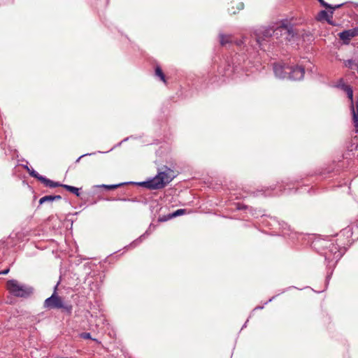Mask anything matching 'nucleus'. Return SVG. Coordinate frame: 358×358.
I'll list each match as a JSON object with an SVG mask.
<instances>
[{
	"mask_svg": "<svg viewBox=\"0 0 358 358\" xmlns=\"http://www.w3.org/2000/svg\"><path fill=\"white\" fill-rule=\"evenodd\" d=\"M125 184H126L125 182H122V183H119V184H116V185H101L97 187L99 188H104L106 190H113V189H115L117 187H120Z\"/></svg>",
	"mask_w": 358,
	"mask_h": 358,
	"instance_id": "nucleus-16",
	"label": "nucleus"
},
{
	"mask_svg": "<svg viewBox=\"0 0 358 358\" xmlns=\"http://www.w3.org/2000/svg\"><path fill=\"white\" fill-rule=\"evenodd\" d=\"M9 271H10L9 268H6L3 271H0V275H6V274L8 273Z\"/></svg>",
	"mask_w": 358,
	"mask_h": 358,
	"instance_id": "nucleus-27",
	"label": "nucleus"
},
{
	"mask_svg": "<svg viewBox=\"0 0 358 358\" xmlns=\"http://www.w3.org/2000/svg\"><path fill=\"white\" fill-rule=\"evenodd\" d=\"M354 64V62L351 59H349L347 61V64H346V66L350 67V68H352V65Z\"/></svg>",
	"mask_w": 358,
	"mask_h": 358,
	"instance_id": "nucleus-25",
	"label": "nucleus"
},
{
	"mask_svg": "<svg viewBox=\"0 0 358 358\" xmlns=\"http://www.w3.org/2000/svg\"><path fill=\"white\" fill-rule=\"evenodd\" d=\"M343 6V3H341V4H337V5H335V6H332L331 5V7L330 8H327V9H331V10H335L336 9H338V8H340L341 7H342Z\"/></svg>",
	"mask_w": 358,
	"mask_h": 358,
	"instance_id": "nucleus-23",
	"label": "nucleus"
},
{
	"mask_svg": "<svg viewBox=\"0 0 358 358\" xmlns=\"http://www.w3.org/2000/svg\"><path fill=\"white\" fill-rule=\"evenodd\" d=\"M155 76L159 77V79L164 83H166V76L163 73L162 68L159 66H156L155 67Z\"/></svg>",
	"mask_w": 358,
	"mask_h": 358,
	"instance_id": "nucleus-13",
	"label": "nucleus"
},
{
	"mask_svg": "<svg viewBox=\"0 0 358 358\" xmlns=\"http://www.w3.org/2000/svg\"><path fill=\"white\" fill-rule=\"evenodd\" d=\"M185 213V209H178L175 212L169 214V217H176L183 215Z\"/></svg>",
	"mask_w": 358,
	"mask_h": 358,
	"instance_id": "nucleus-18",
	"label": "nucleus"
},
{
	"mask_svg": "<svg viewBox=\"0 0 358 358\" xmlns=\"http://www.w3.org/2000/svg\"><path fill=\"white\" fill-rule=\"evenodd\" d=\"M348 97L351 101L350 109L352 114V120L354 123V126L355 127V132L358 133V101H357L356 109L354 106L353 101V91L352 89L350 87H348L346 89Z\"/></svg>",
	"mask_w": 358,
	"mask_h": 358,
	"instance_id": "nucleus-5",
	"label": "nucleus"
},
{
	"mask_svg": "<svg viewBox=\"0 0 358 358\" xmlns=\"http://www.w3.org/2000/svg\"><path fill=\"white\" fill-rule=\"evenodd\" d=\"M326 250L324 252L325 259L329 262H338L343 256L341 246L334 242H328L324 246Z\"/></svg>",
	"mask_w": 358,
	"mask_h": 358,
	"instance_id": "nucleus-4",
	"label": "nucleus"
},
{
	"mask_svg": "<svg viewBox=\"0 0 358 358\" xmlns=\"http://www.w3.org/2000/svg\"><path fill=\"white\" fill-rule=\"evenodd\" d=\"M80 337L84 339H92L90 333L83 332L80 334Z\"/></svg>",
	"mask_w": 358,
	"mask_h": 358,
	"instance_id": "nucleus-20",
	"label": "nucleus"
},
{
	"mask_svg": "<svg viewBox=\"0 0 358 358\" xmlns=\"http://www.w3.org/2000/svg\"><path fill=\"white\" fill-rule=\"evenodd\" d=\"M235 43H236L237 45H240L241 44V42H237V41H235Z\"/></svg>",
	"mask_w": 358,
	"mask_h": 358,
	"instance_id": "nucleus-30",
	"label": "nucleus"
},
{
	"mask_svg": "<svg viewBox=\"0 0 358 358\" xmlns=\"http://www.w3.org/2000/svg\"><path fill=\"white\" fill-rule=\"evenodd\" d=\"M288 32L290 34L291 33V29H288Z\"/></svg>",
	"mask_w": 358,
	"mask_h": 358,
	"instance_id": "nucleus-34",
	"label": "nucleus"
},
{
	"mask_svg": "<svg viewBox=\"0 0 358 358\" xmlns=\"http://www.w3.org/2000/svg\"><path fill=\"white\" fill-rule=\"evenodd\" d=\"M53 201H58L62 199V196L60 195H52Z\"/></svg>",
	"mask_w": 358,
	"mask_h": 358,
	"instance_id": "nucleus-26",
	"label": "nucleus"
},
{
	"mask_svg": "<svg viewBox=\"0 0 358 358\" xmlns=\"http://www.w3.org/2000/svg\"><path fill=\"white\" fill-rule=\"evenodd\" d=\"M176 176L175 171L171 168L164 166L162 170L152 178L138 182V185L150 190L161 189L171 182Z\"/></svg>",
	"mask_w": 358,
	"mask_h": 358,
	"instance_id": "nucleus-1",
	"label": "nucleus"
},
{
	"mask_svg": "<svg viewBox=\"0 0 358 358\" xmlns=\"http://www.w3.org/2000/svg\"><path fill=\"white\" fill-rule=\"evenodd\" d=\"M357 66V73H358V63L356 64Z\"/></svg>",
	"mask_w": 358,
	"mask_h": 358,
	"instance_id": "nucleus-32",
	"label": "nucleus"
},
{
	"mask_svg": "<svg viewBox=\"0 0 358 358\" xmlns=\"http://www.w3.org/2000/svg\"><path fill=\"white\" fill-rule=\"evenodd\" d=\"M234 70H235V69H233L232 70H231V73H232V72H234Z\"/></svg>",
	"mask_w": 358,
	"mask_h": 358,
	"instance_id": "nucleus-35",
	"label": "nucleus"
},
{
	"mask_svg": "<svg viewBox=\"0 0 358 358\" xmlns=\"http://www.w3.org/2000/svg\"><path fill=\"white\" fill-rule=\"evenodd\" d=\"M43 184H44V185L45 187H51V188H54V187H62V185H64V184H61L59 183V182H54L45 177H43V180H42V182H41Z\"/></svg>",
	"mask_w": 358,
	"mask_h": 358,
	"instance_id": "nucleus-12",
	"label": "nucleus"
},
{
	"mask_svg": "<svg viewBox=\"0 0 358 358\" xmlns=\"http://www.w3.org/2000/svg\"><path fill=\"white\" fill-rule=\"evenodd\" d=\"M244 8V3L238 0H232L228 7V12L231 15H234L238 11L243 10Z\"/></svg>",
	"mask_w": 358,
	"mask_h": 358,
	"instance_id": "nucleus-10",
	"label": "nucleus"
},
{
	"mask_svg": "<svg viewBox=\"0 0 358 358\" xmlns=\"http://www.w3.org/2000/svg\"><path fill=\"white\" fill-rule=\"evenodd\" d=\"M50 201H53L52 195H46L39 199V205Z\"/></svg>",
	"mask_w": 358,
	"mask_h": 358,
	"instance_id": "nucleus-17",
	"label": "nucleus"
},
{
	"mask_svg": "<svg viewBox=\"0 0 358 358\" xmlns=\"http://www.w3.org/2000/svg\"><path fill=\"white\" fill-rule=\"evenodd\" d=\"M92 340H93V341H96V342H98V341H97L96 338H94V339H92Z\"/></svg>",
	"mask_w": 358,
	"mask_h": 358,
	"instance_id": "nucleus-36",
	"label": "nucleus"
},
{
	"mask_svg": "<svg viewBox=\"0 0 358 358\" xmlns=\"http://www.w3.org/2000/svg\"><path fill=\"white\" fill-rule=\"evenodd\" d=\"M235 43H236L237 45H240L241 44V42H237V41H235Z\"/></svg>",
	"mask_w": 358,
	"mask_h": 358,
	"instance_id": "nucleus-29",
	"label": "nucleus"
},
{
	"mask_svg": "<svg viewBox=\"0 0 358 358\" xmlns=\"http://www.w3.org/2000/svg\"><path fill=\"white\" fill-rule=\"evenodd\" d=\"M57 285L55 287L54 293L47 298L43 303V308L48 309H62L64 312L71 315L73 306L71 304L64 303L62 297L57 294Z\"/></svg>",
	"mask_w": 358,
	"mask_h": 358,
	"instance_id": "nucleus-3",
	"label": "nucleus"
},
{
	"mask_svg": "<svg viewBox=\"0 0 358 358\" xmlns=\"http://www.w3.org/2000/svg\"><path fill=\"white\" fill-rule=\"evenodd\" d=\"M229 74H230L229 73H227V72L224 73L225 76H229Z\"/></svg>",
	"mask_w": 358,
	"mask_h": 358,
	"instance_id": "nucleus-31",
	"label": "nucleus"
},
{
	"mask_svg": "<svg viewBox=\"0 0 358 358\" xmlns=\"http://www.w3.org/2000/svg\"><path fill=\"white\" fill-rule=\"evenodd\" d=\"M146 235H148V231H146L145 234L141 235L138 238L134 241L131 245H134V246L138 245L139 243H141L142 242L143 239H144L145 238Z\"/></svg>",
	"mask_w": 358,
	"mask_h": 358,
	"instance_id": "nucleus-19",
	"label": "nucleus"
},
{
	"mask_svg": "<svg viewBox=\"0 0 358 358\" xmlns=\"http://www.w3.org/2000/svg\"><path fill=\"white\" fill-rule=\"evenodd\" d=\"M172 217H169V214L167 215H164L163 217H159V219H158V221L160 222H166L170 219H171Z\"/></svg>",
	"mask_w": 358,
	"mask_h": 358,
	"instance_id": "nucleus-21",
	"label": "nucleus"
},
{
	"mask_svg": "<svg viewBox=\"0 0 358 358\" xmlns=\"http://www.w3.org/2000/svg\"><path fill=\"white\" fill-rule=\"evenodd\" d=\"M357 6H358V4H357Z\"/></svg>",
	"mask_w": 358,
	"mask_h": 358,
	"instance_id": "nucleus-37",
	"label": "nucleus"
},
{
	"mask_svg": "<svg viewBox=\"0 0 358 358\" xmlns=\"http://www.w3.org/2000/svg\"><path fill=\"white\" fill-rule=\"evenodd\" d=\"M257 308L262 309V308H263V307H257L255 309H257Z\"/></svg>",
	"mask_w": 358,
	"mask_h": 358,
	"instance_id": "nucleus-33",
	"label": "nucleus"
},
{
	"mask_svg": "<svg viewBox=\"0 0 358 358\" xmlns=\"http://www.w3.org/2000/svg\"><path fill=\"white\" fill-rule=\"evenodd\" d=\"M238 208L239 210L245 209V206L244 205H241V206L240 205V206L238 207Z\"/></svg>",
	"mask_w": 358,
	"mask_h": 358,
	"instance_id": "nucleus-28",
	"label": "nucleus"
},
{
	"mask_svg": "<svg viewBox=\"0 0 358 358\" xmlns=\"http://www.w3.org/2000/svg\"><path fill=\"white\" fill-rule=\"evenodd\" d=\"M332 17H333V10H331L330 14H328V13L326 10H322L317 13V15L315 17V20L318 22H322L323 20H325L327 22V23L329 24L334 26L336 24L333 22Z\"/></svg>",
	"mask_w": 358,
	"mask_h": 358,
	"instance_id": "nucleus-9",
	"label": "nucleus"
},
{
	"mask_svg": "<svg viewBox=\"0 0 358 358\" xmlns=\"http://www.w3.org/2000/svg\"><path fill=\"white\" fill-rule=\"evenodd\" d=\"M320 5L324 8H330L331 7V4L325 2L324 0H317Z\"/></svg>",
	"mask_w": 358,
	"mask_h": 358,
	"instance_id": "nucleus-22",
	"label": "nucleus"
},
{
	"mask_svg": "<svg viewBox=\"0 0 358 358\" xmlns=\"http://www.w3.org/2000/svg\"><path fill=\"white\" fill-rule=\"evenodd\" d=\"M27 170L28 171L29 175L39 180L40 182H42V180L44 176L40 175L37 171H36L34 169H30L27 166H26Z\"/></svg>",
	"mask_w": 358,
	"mask_h": 358,
	"instance_id": "nucleus-15",
	"label": "nucleus"
},
{
	"mask_svg": "<svg viewBox=\"0 0 358 358\" xmlns=\"http://www.w3.org/2000/svg\"><path fill=\"white\" fill-rule=\"evenodd\" d=\"M62 187L64 188L66 190L73 193V194L76 195L77 196H80V189L73 186H71L69 185H62Z\"/></svg>",
	"mask_w": 358,
	"mask_h": 358,
	"instance_id": "nucleus-14",
	"label": "nucleus"
},
{
	"mask_svg": "<svg viewBox=\"0 0 358 358\" xmlns=\"http://www.w3.org/2000/svg\"><path fill=\"white\" fill-rule=\"evenodd\" d=\"M219 38L220 43L222 46L234 43L231 35H225L223 34H220L219 35Z\"/></svg>",
	"mask_w": 358,
	"mask_h": 358,
	"instance_id": "nucleus-11",
	"label": "nucleus"
},
{
	"mask_svg": "<svg viewBox=\"0 0 358 358\" xmlns=\"http://www.w3.org/2000/svg\"><path fill=\"white\" fill-rule=\"evenodd\" d=\"M6 289L13 296L18 298L28 299L34 294V287L20 283L17 280H9L6 282Z\"/></svg>",
	"mask_w": 358,
	"mask_h": 358,
	"instance_id": "nucleus-2",
	"label": "nucleus"
},
{
	"mask_svg": "<svg viewBox=\"0 0 358 358\" xmlns=\"http://www.w3.org/2000/svg\"><path fill=\"white\" fill-rule=\"evenodd\" d=\"M93 154H94V153H87V154H84V155H83L80 156V157H79L76 160V162H76V163H78V162H80V160L82 158H83V157H86V156H87V155H93Z\"/></svg>",
	"mask_w": 358,
	"mask_h": 358,
	"instance_id": "nucleus-24",
	"label": "nucleus"
},
{
	"mask_svg": "<svg viewBox=\"0 0 358 358\" xmlns=\"http://www.w3.org/2000/svg\"><path fill=\"white\" fill-rule=\"evenodd\" d=\"M288 70V79L291 80H301L305 73L304 68L299 66H289Z\"/></svg>",
	"mask_w": 358,
	"mask_h": 358,
	"instance_id": "nucleus-6",
	"label": "nucleus"
},
{
	"mask_svg": "<svg viewBox=\"0 0 358 358\" xmlns=\"http://www.w3.org/2000/svg\"><path fill=\"white\" fill-rule=\"evenodd\" d=\"M358 36V27L351 29L345 30L341 33L338 34L339 38L343 41L345 43H348L350 39L353 37Z\"/></svg>",
	"mask_w": 358,
	"mask_h": 358,
	"instance_id": "nucleus-8",
	"label": "nucleus"
},
{
	"mask_svg": "<svg viewBox=\"0 0 358 358\" xmlns=\"http://www.w3.org/2000/svg\"><path fill=\"white\" fill-rule=\"evenodd\" d=\"M289 65H281L275 64L273 65V71L276 77L282 79H288Z\"/></svg>",
	"mask_w": 358,
	"mask_h": 358,
	"instance_id": "nucleus-7",
	"label": "nucleus"
}]
</instances>
